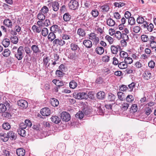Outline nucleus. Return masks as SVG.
<instances>
[{
	"label": "nucleus",
	"mask_w": 156,
	"mask_h": 156,
	"mask_svg": "<svg viewBox=\"0 0 156 156\" xmlns=\"http://www.w3.org/2000/svg\"><path fill=\"white\" fill-rule=\"evenodd\" d=\"M15 57L19 60H22L24 54L23 47L22 46H20L18 48L16 52H15Z\"/></svg>",
	"instance_id": "nucleus-1"
},
{
	"label": "nucleus",
	"mask_w": 156,
	"mask_h": 156,
	"mask_svg": "<svg viewBox=\"0 0 156 156\" xmlns=\"http://www.w3.org/2000/svg\"><path fill=\"white\" fill-rule=\"evenodd\" d=\"M73 95L75 98L78 99H86L88 97L87 94L85 92H80L77 94L76 93H74Z\"/></svg>",
	"instance_id": "nucleus-2"
},
{
	"label": "nucleus",
	"mask_w": 156,
	"mask_h": 156,
	"mask_svg": "<svg viewBox=\"0 0 156 156\" xmlns=\"http://www.w3.org/2000/svg\"><path fill=\"white\" fill-rule=\"evenodd\" d=\"M89 39L93 41L95 44H97L99 40V38L97 37L96 34L94 33H92L89 34Z\"/></svg>",
	"instance_id": "nucleus-3"
},
{
	"label": "nucleus",
	"mask_w": 156,
	"mask_h": 156,
	"mask_svg": "<svg viewBox=\"0 0 156 156\" xmlns=\"http://www.w3.org/2000/svg\"><path fill=\"white\" fill-rule=\"evenodd\" d=\"M66 43V41L62 38L60 39H56L53 41L54 46H58V45L62 46L65 45Z\"/></svg>",
	"instance_id": "nucleus-4"
},
{
	"label": "nucleus",
	"mask_w": 156,
	"mask_h": 156,
	"mask_svg": "<svg viewBox=\"0 0 156 156\" xmlns=\"http://www.w3.org/2000/svg\"><path fill=\"white\" fill-rule=\"evenodd\" d=\"M61 118L63 121L68 122L71 119L69 114L66 112H63L61 114Z\"/></svg>",
	"instance_id": "nucleus-5"
},
{
	"label": "nucleus",
	"mask_w": 156,
	"mask_h": 156,
	"mask_svg": "<svg viewBox=\"0 0 156 156\" xmlns=\"http://www.w3.org/2000/svg\"><path fill=\"white\" fill-rule=\"evenodd\" d=\"M147 18L145 17H142L139 16L137 18L136 21L139 24L143 23V26L144 28L146 27V25L147 24V22L146 21Z\"/></svg>",
	"instance_id": "nucleus-6"
},
{
	"label": "nucleus",
	"mask_w": 156,
	"mask_h": 156,
	"mask_svg": "<svg viewBox=\"0 0 156 156\" xmlns=\"http://www.w3.org/2000/svg\"><path fill=\"white\" fill-rule=\"evenodd\" d=\"M48 6H51L54 11H57L59 8V5L58 2L55 1L50 3L48 4Z\"/></svg>",
	"instance_id": "nucleus-7"
},
{
	"label": "nucleus",
	"mask_w": 156,
	"mask_h": 156,
	"mask_svg": "<svg viewBox=\"0 0 156 156\" xmlns=\"http://www.w3.org/2000/svg\"><path fill=\"white\" fill-rule=\"evenodd\" d=\"M61 37L63 40L66 41L70 40L71 38V34L65 31L61 35Z\"/></svg>",
	"instance_id": "nucleus-8"
},
{
	"label": "nucleus",
	"mask_w": 156,
	"mask_h": 156,
	"mask_svg": "<svg viewBox=\"0 0 156 156\" xmlns=\"http://www.w3.org/2000/svg\"><path fill=\"white\" fill-rule=\"evenodd\" d=\"M69 5L70 9L75 10L77 8L78 6V3L75 0H71L69 3Z\"/></svg>",
	"instance_id": "nucleus-9"
},
{
	"label": "nucleus",
	"mask_w": 156,
	"mask_h": 156,
	"mask_svg": "<svg viewBox=\"0 0 156 156\" xmlns=\"http://www.w3.org/2000/svg\"><path fill=\"white\" fill-rule=\"evenodd\" d=\"M151 70L149 69H147L143 74L144 78L146 80H148L150 79L151 77Z\"/></svg>",
	"instance_id": "nucleus-10"
},
{
	"label": "nucleus",
	"mask_w": 156,
	"mask_h": 156,
	"mask_svg": "<svg viewBox=\"0 0 156 156\" xmlns=\"http://www.w3.org/2000/svg\"><path fill=\"white\" fill-rule=\"evenodd\" d=\"M51 111L50 109L48 108H42L41 111V114L44 116H48L50 115Z\"/></svg>",
	"instance_id": "nucleus-11"
},
{
	"label": "nucleus",
	"mask_w": 156,
	"mask_h": 156,
	"mask_svg": "<svg viewBox=\"0 0 156 156\" xmlns=\"http://www.w3.org/2000/svg\"><path fill=\"white\" fill-rule=\"evenodd\" d=\"M50 61V59L48 56H44L43 59V62L44 66L46 69L50 66V63L49 62Z\"/></svg>",
	"instance_id": "nucleus-12"
},
{
	"label": "nucleus",
	"mask_w": 156,
	"mask_h": 156,
	"mask_svg": "<svg viewBox=\"0 0 156 156\" xmlns=\"http://www.w3.org/2000/svg\"><path fill=\"white\" fill-rule=\"evenodd\" d=\"M19 106L22 108H26L28 106V103L27 101L23 100H19L17 102Z\"/></svg>",
	"instance_id": "nucleus-13"
},
{
	"label": "nucleus",
	"mask_w": 156,
	"mask_h": 156,
	"mask_svg": "<svg viewBox=\"0 0 156 156\" xmlns=\"http://www.w3.org/2000/svg\"><path fill=\"white\" fill-rule=\"evenodd\" d=\"M31 49L33 53L35 54L39 53L41 52V51L38 47V45H32L31 46Z\"/></svg>",
	"instance_id": "nucleus-14"
},
{
	"label": "nucleus",
	"mask_w": 156,
	"mask_h": 156,
	"mask_svg": "<svg viewBox=\"0 0 156 156\" xmlns=\"http://www.w3.org/2000/svg\"><path fill=\"white\" fill-rule=\"evenodd\" d=\"M120 46L118 45L116 46L111 45L110 48L111 52L113 54H116L118 52V48H120Z\"/></svg>",
	"instance_id": "nucleus-15"
},
{
	"label": "nucleus",
	"mask_w": 156,
	"mask_h": 156,
	"mask_svg": "<svg viewBox=\"0 0 156 156\" xmlns=\"http://www.w3.org/2000/svg\"><path fill=\"white\" fill-rule=\"evenodd\" d=\"M83 44L87 48H91L92 45V42L89 40H84L83 42Z\"/></svg>",
	"instance_id": "nucleus-16"
},
{
	"label": "nucleus",
	"mask_w": 156,
	"mask_h": 156,
	"mask_svg": "<svg viewBox=\"0 0 156 156\" xmlns=\"http://www.w3.org/2000/svg\"><path fill=\"white\" fill-rule=\"evenodd\" d=\"M16 152L18 156H24L25 153V150L22 148L17 149Z\"/></svg>",
	"instance_id": "nucleus-17"
},
{
	"label": "nucleus",
	"mask_w": 156,
	"mask_h": 156,
	"mask_svg": "<svg viewBox=\"0 0 156 156\" xmlns=\"http://www.w3.org/2000/svg\"><path fill=\"white\" fill-rule=\"evenodd\" d=\"M129 106V104L127 102L121 103L120 104V107L122 110L123 111L126 110Z\"/></svg>",
	"instance_id": "nucleus-18"
},
{
	"label": "nucleus",
	"mask_w": 156,
	"mask_h": 156,
	"mask_svg": "<svg viewBox=\"0 0 156 156\" xmlns=\"http://www.w3.org/2000/svg\"><path fill=\"white\" fill-rule=\"evenodd\" d=\"M32 30L34 33H40L41 31V28L40 27H38L35 25H34L32 27Z\"/></svg>",
	"instance_id": "nucleus-19"
},
{
	"label": "nucleus",
	"mask_w": 156,
	"mask_h": 156,
	"mask_svg": "<svg viewBox=\"0 0 156 156\" xmlns=\"http://www.w3.org/2000/svg\"><path fill=\"white\" fill-rule=\"evenodd\" d=\"M95 51L97 54L101 55L104 52V49L103 47H98L96 48Z\"/></svg>",
	"instance_id": "nucleus-20"
},
{
	"label": "nucleus",
	"mask_w": 156,
	"mask_h": 156,
	"mask_svg": "<svg viewBox=\"0 0 156 156\" xmlns=\"http://www.w3.org/2000/svg\"><path fill=\"white\" fill-rule=\"evenodd\" d=\"M115 96L112 93H109L108 94L107 100L109 101H115Z\"/></svg>",
	"instance_id": "nucleus-21"
},
{
	"label": "nucleus",
	"mask_w": 156,
	"mask_h": 156,
	"mask_svg": "<svg viewBox=\"0 0 156 156\" xmlns=\"http://www.w3.org/2000/svg\"><path fill=\"white\" fill-rule=\"evenodd\" d=\"M8 137L11 138L12 140H15L16 138V135L12 131H9L7 133Z\"/></svg>",
	"instance_id": "nucleus-22"
},
{
	"label": "nucleus",
	"mask_w": 156,
	"mask_h": 156,
	"mask_svg": "<svg viewBox=\"0 0 156 156\" xmlns=\"http://www.w3.org/2000/svg\"><path fill=\"white\" fill-rule=\"evenodd\" d=\"M97 98L99 99L102 100L104 99L105 96V94L103 91L98 92L97 95Z\"/></svg>",
	"instance_id": "nucleus-23"
},
{
	"label": "nucleus",
	"mask_w": 156,
	"mask_h": 156,
	"mask_svg": "<svg viewBox=\"0 0 156 156\" xmlns=\"http://www.w3.org/2000/svg\"><path fill=\"white\" fill-rule=\"evenodd\" d=\"M2 44L5 47H7L10 44V41L8 39L5 38L2 40Z\"/></svg>",
	"instance_id": "nucleus-24"
},
{
	"label": "nucleus",
	"mask_w": 156,
	"mask_h": 156,
	"mask_svg": "<svg viewBox=\"0 0 156 156\" xmlns=\"http://www.w3.org/2000/svg\"><path fill=\"white\" fill-rule=\"evenodd\" d=\"M77 33L80 36H81L82 37L85 36L86 34V32L84 30L81 28H80L78 29Z\"/></svg>",
	"instance_id": "nucleus-25"
},
{
	"label": "nucleus",
	"mask_w": 156,
	"mask_h": 156,
	"mask_svg": "<svg viewBox=\"0 0 156 156\" xmlns=\"http://www.w3.org/2000/svg\"><path fill=\"white\" fill-rule=\"evenodd\" d=\"M51 121L56 123L57 124L59 123L60 121V119L58 117L56 116H52L51 118Z\"/></svg>",
	"instance_id": "nucleus-26"
},
{
	"label": "nucleus",
	"mask_w": 156,
	"mask_h": 156,
	"mask_svg": "<svg viewBox=\"0 0 156 156\" xmlns=\"http://www.w3.org/2000/svg\"><path fill=\"white\" fill-rule=\"evenodd\" d=\"M71 16L68 13H66L63 16V18L64 20L66 22L69 21L71 19Z\"/></svg>",
	"instance_id": "nucleus-27"
},
{
	"label": "nucleus",
	"mask_w": 156,
	"mask_h": 156,
	"mask_svg": "<svg viewBox=\"0 0 156 156\" xmlns=\"http://www.w3.org/2000/svg\"><path fill=\"white\" fill-rule=\"evenodd\" d=\"M70 49L73 51H75L77 50L78 48L80 49V48L78 47V45L74 43H72L70 45Z\"/></svg>",
	"instance_id": "nucleus-28"
},
{
	"label": "nucleus",
	"mask_w": 156,
	"mask_h": 156,
	"mask_svg": "<svg viewBox=\"0 0 156 156\" xmlns=\"http://www.w3.org/2000/svg\"><path fill=\"white\" fill-rule=\"evenodd\" d=\"M119 67L121 69H123L126 68L128 67V65L126 63V62H120L118 64Z\"/></svg>",
	"instance_id": "nucleus-29"
},
{
	"label": "nucleus",
	"mask_w": 156,
	"mask_h": 156,
	"mask_svg": "<svg viewBox=\"0 0 156 156\" xmlns=\"http://www.w3.org/2000/svg\"><path fill=\"white\" fill-rule=\"evenodd\" d=\"M117 95L119 99L121 101L124 100L126 98L125 94L122 92H119L117 93Z\"/></svg>",
	"instance_id": "nucleus-30"
},
{
	"label": "nucleus",
	"mask_w": 156,
	"mask_h": 156,
	"mask_svg": "<svg viewBox=\"0 0 156 156\" xmlns=\"http://www.w3.org/2000/svg\"><path fill=\"white\" fill-rule=\"evenodd\" d=\"M51 103L53 107H57L59 104L58 101L55 98H53L51 100Z\"/></svg>",
	"instance_id": "nucleus-31"
},
{
	"label": "nucleus",
	"mask_w": 156,
	"mask_h": 156,
	"mask_svg": "<svg viewBox=\"0 0 156 156\" xmlns=\"http://www.w3.org/2000/svg\"><path fill=\"white\" fill-rule=\"evenodd\" d=\"M107 24L110 27H113L115 24V21L111 18H108L107 20Z\"/></svg>",
	"instance_id": "nucleus-32"
},
{
	"label": "nucleus",
	"mask_w": 156,
	"mask_h": 156,
	"mask_svg": "<svg viewBox=\"0 0 156 156\" xmlns=\"http://www.w3.org/2000/svg\"><path fill=\"white\" fill-rule=\"evenodd\" d=\"M18 132L20 136L24 137L26 136V132L25 130L22 128H19L18 130Z\"/></svg>",
	"instance_id": "nucleus-33"
},
{
	"label": "nucleus",
	"mask_w": 156,
	"mask_h": 156,
	"mask_svg": "<svg viewBox=\"0 0 156 156\" xmlns=\"http://www.w3.org/2000/svg\"><path fill=\"white\" fill-rule=\"evenodd\" d=\"M48 38L49 40L52 41L56 38V36L54 32H52L48 34Z\"/></svg>",
	"instance_id": "nucleus-34"
},
{
	"label": "nucleus",
	"mask_w": 156,
	"mask_h": 156,
	"mask_svg": "<svg viewBox=\"0 0 156 156\" xmlns=\"http://www.w3.org/2000/svg\"><path fill=\"white\" fill-rule=\"evenodd\" d=\"M4 23L5 25L11 28L12 26V21L9 19L5 20L4 21Z\"/></svg>",
	"instance_id": "nucleus-35"
},
{
	"label": "nucleus",
	"mask_w": 156,
	"mask_h": 156,
	"mask_svg": "<svg viewBox=\"0 0 156 156\" xmlns=\"http://www.w3.org/2000/svg\"><path fill=\"white\" fill-rule=\"evenodd\" d=\"M58 26L57 25L52 26L50 28V31L53 32H56L59 30Z\"/></svg>",
	"instance_id": "nucleus-36"
},
{
	"label": "nucleus",
	"mask_w": 156,
	"mask_h": 156,
	"mask_svg": "<svg viewBox=\"0 0 156 156\" xmlns=\"http://www.w3.org/2000/svg\"><path fill=\"white\" fill-rule=\"evenodd\" d=\"M49 9L46 6H43L40 10V12L44 15H46L48 12Z\"/></svg>",
	"instance_id": "nucleus-37"
},
{
	"label": "nucleus",
	"mask_w": 156,
	"mask_h": 156,
	"mask_svg": "<svg viewBox=\"0 0 156 156\" xmlns=\"http://www.w3.org/2000/svg\"><path fill=\"white\" fill-rule=\"evenodd\" d=\"M45 15L41 12H39L37 15L38 19L40 20H44L45 18Z\"/></svg>",
	"instance_id": "nucleus-38"
},
{
	"label": "nucleus",
	"mask_w": 156,
	"mask_h": 156,
	"mask_svg": "<svg viewBox=\"0 0 156 156\" xmlns=\"http://www.w3.org/2000/svg\"><path fill=\"white\" fill-rule=\"evenodd\" d=\"M41 31L42 35L44 37H46L48 33V30L46 27L43 28Z\"/></svg>",
	"instance_id": "nucleus-39"
},
{
	"label": "nucleus",
	"mask_w": 156,
	"mask_h": 156,
	"mask_svg": "<svg viewBox=\"0 0 156 156\" xmlns=\"http://www.w3.org/2000/svg\"><path fill=\"white\" fill-rule=\"evenodd\" d=\"M3 128L6 130H9L11 128L10 124L7 122L4 123L2 125Z\"/></svg>",
	"instance_id": "nucleus-40"
},
{
	"label": "nucleus",
	"mask_w": 156,
	"mask_h": 156,
	"mask_svg": "<svg viewBox=\"0 0 156 156\" xmlns=\"http://www.w3.org/2000/svg\"><path fill=\"white\" fill-rule=\"evenodd\" d=\"M11 42L14 44H16L18 41V37L16 36H12L11 37Z\"/></svg>",
	"instance_id": "nucleus-41"
},
{
	"label": "nucleus",
	"mask_w": 156,
	"mask_h": 156,
	"mask_svg": "<svg viewBox=\"0 0 156 156\" xmlns=\"http://www.w3.org/2000/svg\"><path fill=\"white\" fill-rule=\"evenodd\" d=\"M138 110L137 105L136 104H133L132 105L130 108V111L133 112H137Z\"/></svg>",
	"instance_id": "nucleus-42"
},
{
	"label": "nucleus",
	"mask_w": 156,
	"mask_h": 156,
	"mask_svg": "<svg viewBox=\"0 0 156 156\" xmlns=\"http://www.w3.org/2000/svg\"><path fill=\"white\" fill-rule=\"evenodd\" d=\"M119 55L121 58L125 59L128 56V55L127 52L122 51L120 52Z\"/></svg>",
	"instance_id": "nucleus-43"
},
{
	"label": "nucleus",
	"mask_w": 156,
	"mask_h": 156,
	"mask_svg": "<svg viewBox=\"0 0 156 156\" xmlns=\"http://www.w3.org/2000/svg\"><path fill=\"white\" fill-rule=\"evenodd\" d=\"M122 34L119 31H117L115 34L116 38L119 40H120L122 37Z\"/></svg>",
	"instance_id": "nucleus-44"
},
{
	"label": "nucleus",
	"mask_w": 156,
	"mask_h": 156,
	"mask_svg": "<svg viewBox=\"0 0 156 156\" xmlns=\"http://www.w3.org/2000/svg\"><path fill=\"white\" fill-rule=\"evenodd\" d=\"M77 85V83L74 80L71 81L69 83V87L73 89L75 88L76 87Z\"/></svg>",
	"instance_id": "nucleus-45"
},
{
	"label": "nucleus",
	"mask_w": 156,
	"mask_h": 156,
	"mask_svg": "<svg viewBox=\"0 0 156 156\" xmlns=\"http://www.w3.org/2000/svg\"><path fill=\"white\" fill-rule=\"evenodd\" d=\"M10 53V51L8 49H5L2 53V55L5 57H8L9 56Z\"/></svg>",
	"instance_id": "nucleus-46"
},
{
	"label": "nucleus",
	"mask_w": 156,
	"mask_h": 156,
	"mask_svg": "<svg viewBox=\"0 0 156 156\" xmlns=\"http://www.w3.org/2000/svg\"><path fill=\"white\" fill-rule=\"evenodd\" d=\"M141 39L144 42H146L149 40V38L147 35L143 34L141 36Z\"/></svg>",
	"instance_id": "nucleus-47"
},
{
	"label": "nucleus",
	"mask_w": 156,
	"mask_h": 156,
	"mask_svg": "<svg viewBox=\"0 0 156 156\" xmlns=\"http://www.w3.org/2000/svg\"><path fill=\"white\" fill-rule=\"evenodd\" d=\"M101 11L102 12H107L109 9V6L107 4L101 6Z\"/></svg>",
	"instance_id": "nucleus-48"
},
{
	"label": "nucleus",
	"mask_w": 156,
	"mask_h": 156,
	"mask_svg": "<svg viewBox=\"0 0 156 156\" xmlns=\"http://www.w3.org/2000/svg\"><path fill=\"white\" fill-rule=\"evenodd\" d=\"M105 39L108 41L110 44H112L114 41V39L108 35L105 36Z\"/></svg>",
	"instance_id": "nucleus-49"
},
{
	"label": "nucleus",
	"mask_w": 156,
	"mask_h": 156,
	"mask_svg": "<svg viewBox=\"0 0 156 156\" xmlns=\"http://www.w3.org/2000/svg\"><path fill=\"white\" fill-rule=\"evenodd\" d=\"M147 28L149 32H152L154 28V25H153L151 23H150L149 25H148L147 22V24L146 25V27Z\"/></svg>",
	"instance_id": "nucleus-50"
},
{
	"label": "nucleus",
	"mask_w": 156,
	"mask_h": 156,
	"mask_svg": "<svg viewBox=\"0 0 156 156\" xmlns=\"http://www.w3.org/2000/svg\"><path fill=\"white\" fill-rule=\"evenodd\" d=\"M84 116V114L83 113L82 111H79L75 115V117L77 118L81 119L83 118Z\"/></svg>",
	"instance_id": "nucleus-51"
},
{
	"label": "nucleus",
	"mask_w": 156,
	"mask_h": 156,
	"mask_svg": "<svg viewBox=\"0 0 156 156\" xmlns=\"http://www.w3.org/2000/svg\"><path fill=\"white\" fill-rule=\"evenodd\" d=\"M126 99L127 101L129 102H131L133 101L134 100V98L131 95H129L126 98Z\"/></svg>",
	"instance_id": "nucleus-52"
},
{
	"label": "nucleus",
	"mask_w": 156,
	"mask_h": 156,
	"mask_svg": "<svg viewBox=\"0 0 156 156\" xmlns=\"http://www.w3.org/2000/svg\"><path fill=\"white\" fill-rule=\"evenodd\" d=\"M128 23L130 25H133L135 24V20L133 17H131L128 19Z\"/></svg>",
	"instance_id": "nucleus-53"
},
{
	"label": "nucleus",
	"mask_w": 156,
	"mask_h": 156,
	"mask_svg": "<svg viewBox=\"0 0 156 156\" xmlns=\"http://www.w3.org/2000/svg\"><path fill=\"white\" fill-rule=\"evenodd\" d=\"M6 110V107L4 104H0V113L4 112Z\"/></svg>",
	"instance_id": "nucleus-54"
},
{
	"label": "nucleus",
	"mask_w": 156,
	"mask_h": 156,
	"mask_svg": "<svg viewBox=\"0 0 156 156\" xmlns=\"http://www.w3.org/2000/svg\"><path fill=\"white\" fill-rule=\"evenodd\" d=\"M24 49L26 54L30 56L32 52V51L30 50V48L28 47H25L24 48Z\"/></svg>",
	"instance_id": "nucleus-55"
},
{
	"label": "nucleus",
	"mask_w": 156,
	"mask_h": 156,
	"mask_svg": "<svg viewBox=\"0 0 156 156\" xmlns=\"http://www.w3.org/2000/svg\"><path fill=\"white\" fill-rule=\"evenodd\" d=\"M155 65V62L154 61L151 60L148 63V66L151 69H153L154 68Z\"/></svg>",
	"instance_id": "nucleus-56"
},
{
	"label": "nucleus",
	"mask_w": 156,
	"mask_h": 156,
	"mask_svg": "<svg viewBox=\"0 0 156 156\" xmlns=\"http://www.w3.org/2000/svg\"><path fill=\"white\" fill-rule=\"evenodd\" d=\"M124 61L127 64H130L132 63L133 61V60L131 58L128 57L125 59Z\"/></svg>",
	"instance_id": "nucleus-57"
},
{
	"label": "nucleus",
	"mask_w": 156,
	"mask_h": 156,
	"mask_svg": "<svg viewBox=\"0 0 156 156\" xmlns=\"http://www.w3.org/2000/svg\"><path fill=\"white\" fill-rule=\"evenodd\" d=\"M83 112L84 115H87L90 113V111L87 108H85L83 110Z\"/></svg>",
	"instance_id": "nucleus-58"
},
{
	"label": "nucleus",
	"mask_w": 156,
	"mask_h": 156,
	"mask_svg": "<svg viewBox=\"0 0 156 156\" xmlns=\"http://www.w3.org/2000/svg\"><path fill=\"white\" fill-rule=\"evenodd\" d=\"M63 72L61 70H57L56 71L55 74L58 77H61L63 76L64 74Z\"/></svg>",
	"instance_id": "nucleus-59"
},
{
	"label": "nucleus",
	"mask_w": 156,
	"mask_h": 156,
	"mask_svg": "<svg viewBox=\"0 0 156 156\" xmlns=\"http://www.w3.org/2000/svg\"><path fill=\"white\" fill-rule=\"evenodd\" d=\"M140 30V28L138 26H134L133 28V31L135 33L139 32Z\"/></svg>",
	"instance_id": "nucleus-60"
},
{
	"label": "nucleus",
	"mask_w": 156,
	"mask_h": 156,
	"mask_svg": "<svg viewBox=\"0 0 156 156\" xmlns=\"http://www.w3.org/2000/svg\"><path fill=\"white\" fill-rule=\"evenodd\" d=\"M136 83L134 82H132L128 85V87L130 89L129 91H132L133 90V89L135 87Z\"/></svg>",
	"instance_id": "nucleus-61"
},
{
	"label": "nucleus",
	"mask_w": 156,
	"mask_h": 156,
	"mask_svg": "<svg viewBox=\"0 0 156 156\" xmlns=\"http://www.w3.org/2000/svg\"><path fill=\"white\" fill-rule=\"evenodd\" d=\"M92 16L94 17H96L98 15V12L97 10H93L91 12Z\"/></svg>",
	"instance_id": "nucleus-62"
},
{
	"label": "nucleus",
	"mask_w": 156,
	"mask_h": 156,
	"mask_svg": "<svg viewBox=\"0 0 156 156\" xmlns=\"http://www.w3.org/2000/svg\"><path fill=\"white\" fill-rule=\"evenodd\" d=\"M128 89V87L126 85H122L120 87L119 90L122 91H126Z\"/></svg>",
	"instance_id": "nucleus-63"
},
{
	"label": "nucleus",
	"mask_w": 156,
	"mask_h": 156,
	"mask_svg": "<svg viewBox=\"0 0 156 156\" xmlns=\"http://www.w3.org/2000/svg\"><path fill=\"white\" fill-rule=\"evenodd\" d=\"M150 46L152 49L156 48V42H153L150 43Z\"/></svg>",
	"instance_id": "nucleus-64"
}]
</instances>
